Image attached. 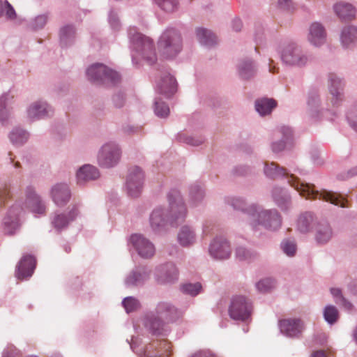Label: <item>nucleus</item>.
<instances>
[{"label": "nucleus", "mask_w": 357, "mask_h": 357, "mask_svg": "<svg viewBox=\"0 0 357 357\" xmlns=\"http://www.w3.org/2000/svg\"><path fill=\"white\" fill-rule=\"evenodd\" d=\"M264 173L271 179L286 178L288 183L306 199H319L335 206L347 207V201L340 193L325 189L317 190L313 184L301 182L297 176L290 173L288 169L280 166L276 162H265Z\"/></svg>", "instance_id": "obj_1"}, {"label": "nucleus", "mask_w": 357, "mask_h": 357, "mask_svg": "<svg viewBox=\"0 0 357 357\" xmlns=\"http://www.w3.org/2000/svg\"><path fill=\"white\" fill-rule=\"evenodd\" d=\"M168 208L158 206L151 212L149 218L150 226L155 233H160L167 227L177 226L187 216V208L183 198L178 190L172 189L167 195Z\"/></svg>", "instance_id": "obj_2"}, {"label": "nucleus", "mask_w": 357, "mask_h": 357, "mask_svg": "<svg viewBox=\"0 0 357 357\" xmlns=\"http://www.w3.org/2000/svg\"><path fill=\"white\" fill-rule=\"evenodd\" d=\"M128 34L132 52H135L137 56L142 57L148 64H153L157 60V56L153 40L139 33L135 26L130 27Z\"/></svg>", "instance_id": "obj_3"}, {"label": "nucleus", "mask_w": 357, "mask_h": 357, "mask_svg": "<svg viewBox=\"0 0 357 357\" xmlns=\"http://www.w3.org/2000/svg\"><path fill=\"white\" fill-rule=\"evenodd\" d=\"M253 217L249 220V225L254 231H258L260 227L270 231H278L282 225V217L276 208L266 209L257 204Z\"/></svg>", "instance_id": "obj_4"}, {"label": "nucleus", "mask_w": 357, "mask_h": 357, "mask_svg": "<svg viewBox=\"0 0 357 357\" xmlns=\"http://www.w3.org/2000/svg\"><path fill=\"white\" fill-rule=\"evenodd\" d=\"M280 59L285 66L298 68H305L312 61V56L294 42L289 43L282 47Z\"/></svg>", "instance_id": "obj_5"}, {"label": "nucleus", "mask_w": 357, "mask_h": 357, "mask_svg": "<svg viewBox=\"0 0 357 357\" xmlns=\"http://www.w3.org/2000/svg\"><path fill=\"white\" fill-rule=\"evenodd\" d=\"M158 46L164 57L172 59L182 50L183 40L179 31L174 28H167L161 34Z\"/></svg>", "instance_id": "obj_6"}, {"label": "nucleus", "mask_w": 357, "mask_h": 357, "mask_svg": "<svg viewBox=\"0 0 357 357\" xmlns=\"http://www.w3.org/2000/svg\"><path fill=\"white\" fill-rule=\"evenodd\" d=\"M86 73L88 79L96 84L114 86L121 82L119 73L102 63L92 64Z\"/></svg>", "instance_id": "obj_7"}, {"label": "nucleus", "mask_w": 357, "mask_h": 357, "mask_svg": "<svg viewBox=\"0 0 357 357\" xmlns=\"http://www.w3.org/2000/svg\"><path fill=\"white\" fill-rule=\"evenodd\" d=\"M121 149L114 142L105 143L97 154V162L100 167L110 169L116 166L121 158Z\"/></svg>", "instance_id": "obj_8"}, {"label": "nucleus", "mask_w": 357, "mask_h": 357, "mask_svg": "<svg viewBox=\"0 0 357 357\" xmlns=\"http://www.w3.org/2000/svg\"><path fill=\"white\" fill-rule=\"evenodd\" d=\"M252 305L251 301L243 296H234L229 306V315L236 321H245L251 317Z\"/></svg>", "instance_id": "obj_9"}, {"label": "nucleus", "mask_w": 357, "mask_h": 357, "mask_svg": "<svg viewBox=\"0 0 357 357\" xmlns=\"http://www.w3.org/2000/svg\"><path fill=\"white\" fill-rule=\"evenodd\" d=\"M151 274V270L147 266H136L126 275L124 285L128 289L142 287L150 279Z\"/></svg>", "instance_id": "obj_10"}, {"label": "nucleus", "mask_w": 357, "mask_h": 357, "mask_svg": "<svg viewBox=\"0 0 357 357\" xmlns=\"http://www.w3.org/2000/svg\"><path fill=\"white\" fill-rule=\"evenodd\" d=\"M144 181V173L141 167L134 166L129 169L126 178V190L131 197H139L142 191Z\"/></svg>", "instance_id": "obj_11"}, {"label": "nucleus", "mask_w": 357, "mask_h": 357, "mask_svg": "<svg viewBox=\"0 0 357 357\" xmlns=\"http://www.w3.org/2000/svg\"><path fill=\"white\" fill-rule=\"evenodd\" d=\"M294 133L291 127L281 126L273 133V141L271 147L273 153H280L293 142Z\"/></svg>", "instance_id": "obj_12"}, {"label": "nucleus", "mask_w": 357, "mask_h": 357, "mask_svg": "<svg viewBox=\"0 0 357 357\" xmlns=\"http://www.w3.org/2000/svg\"><path fill=\"white\" fill-rule=\"evenodd\" d=\"M312 233L315 243L319 246L328 244L335 236V231L332 225L324 218H321L319 221H317Z\"/></svg>", "instance_id": "obj_13"}, {"label": "nucleus", "mask_w": 357, "mask_h": 357, "mask_svg": "<svg viewBox=\"0 0 357 357\" xmlns=\"http://www.w3.org/2000/svg\"><path fill=\"white\" fill-rule=\"evenodd\" d=\"M178 275L176 264L172 261L158 266L155 271V279L160 284L175 283L178 280Z\"/></svg>", "instance_id": "obj_14"}, {"label": "nucleus", "mask_w": 357, "mask_h": 357, "mask_svg": "<svg viewBox=\"0 0 357 357\" xmlns=\"http://www.w3.org/2000/svg\"><path fill=\"white\" fill-rule=\"evenodd\" d=\"M344 82L341 77L334 73L329 74L328 88L331 96V103L334 108L340 107L344 100Z\"/></svg>", "instance_id": "obj_15"}, {"label": "nucleus", "mask_w": 357, "mask_h": 357, "mask_svg": "<svg viewBox=\"0 0 357 357\" xmlns=\"http://www.w3.org/2000/svg\"><path fill=\"white\" fill-rule=\"evenodd\" d=\"M130 241L137 254L143 259H151L155 253L153 243L141 234H135L130 236Z\"/></svg>", "instance_id": "obj_16"}, {"label": "nucleus", "mask_w": 357, "mask_h": 357, "mask_svg": "<svg viewBox=\"0 0 357 357\" xmlns=\"http://www.w3.org/2000/svg\"><path fill=\"white\" fill-rule=\"evenodd\" d=\"M168 323L153 312L149 313L144 318V326L150 333L155 336H167L170 332Z\"/></svg>", "instance_id": "obj_17"}, {"label": "nucleus", "mask_w": 357, "mask_h": 357, "mask_svg": "<svg viewBox=\"0 0 357 357\" xmlns=\"http://www.w3.org/2000/svg\"><path fill=\"white\" fill-rule=\"evenodd\" d=\"M26 118L30 122L45 119L53 114V109L45 101L38 100L31 103L26 108Z\"/></svg>", "instance_id": "obj_18"}, {"label": "nucleus", "mask_w": 357, "mask_h": 357, "mask_svg": "<svg viewBox=\"0 0 357 357\" xmlns=\"http://www.w3.org/2000/svg\"><path fill=\"white\" fill-rule=\"evenodd\" d=\"M210 255L215 259L223 260L229 258L231 249L228 241L222 236H217L209 245Z\"/></svg>", "instance_id": "obj_19"}, {"label": "nucleus", "mask_w": 357, "mask_h": 357, "mask_svg": "<svg viewBox=\"0 0 357 357\" xmlns=\"http://www.w3.org/2000/svg\"><path fill=\"white\" fill-rule=\"evenodd\" d=\"M324 111H329L328 109L321 107L320 95L317 89H312L308 91L307 98V112L309 116L314 119H320Z\"/></svg>", "instance_id": "obj_20"}, {"label": "nucleus", "mask_w": 357, "mask_h": 357, "mask_svg": "<svg viewBox=\"0 0 357 357\" xmlns=\"http://www.w3.org/2000/svg\"><path fill=\"white\" fill-rule=\"evenodd\" d=\"M326 30L324 26L318 22H312L308 29L307 40L310 45L319 47L326 41Z\"/></svg>", "instance_id": "obj_21"}, {"label": "nucleus", "mask_w": 357, "mask_h": 357, "mask_svg": "<svg viewBox=\"0 0 357 357\" xmlns=\"http://www.w3.org/2000/svg\"><path fill=\"white\" fill-rule=\"evenodd\" d=\"M157 316L163 319L167 323L176 321L181 316V312L178 308L169 302H159L155 309Z\"/></svg>", "instance_id": "obj_22"}, {"label": "nucleus", "mask_w": 357, "mask_h": 357, "mask_svg": "<svg viewBox=\"0 0 357 357\" xmlns=\"http://www.w3.org/2000/svg\"><path fill=\"white\" fill-rule=\"evenodd\" d=\"M176 80L168 72H161L160 79L156 82V91L166 97H170L176 91Z\"/></svg>", "instance_id": "obj_23"}, {"label": "nucleus", "mask_w": 357, "mask_h": 357, "mask_svg": "<svg viewBox=\"0 0 357 357\" xmlns=\"http://www.w3.org/2000/svg\"><path fill=\"white\" fill-rule=\"evenodd\" d=\"M282 333L289 337H298L303 329L304 324L300 319H284L279 323Z\"/></svg>", "instance_id": "obj_24"}, {"label": "nucleus", "mask_w": 357, "mask_h": 357, "mask_svg": "<svg viewBox=\"0 0 357 357\" xmlns=\"http://www.w3.org/2000/svg\"><path fill=\"white\" fill-rule=\"evenodd\" d=\"M22 208L19 204H13L3 218V230L7 234H13L19 227V215Z\"/></svg>", "instance_id": "obj_25"}, {"label": "nucleus", "mask_w": 357, "mask_h": 357, "mask_svg": "<svg viewBox=\"0 0 357 357\" xmlns=\"http://www.w3.org/2000/svg\"><path fill=\"white\" fill-rule=\"evenodd\" d=\"M51 197L57 206L63 207L70 201L71 191L68 184L65 183H56L51 189Z\"/></svg>", "instance_id": "obj_26"}, {"label": "nucleus", "mask_w": 357, "mask_h": 357, "mask_svg": "<svg viewBox=\"0 0 357 357\" xmlns=\"http://www.w3.org/2000/svg\"><path fill=\"white\" fill-rule=\"evenodd\" d=\"M99 177L100 172L98 169L89 164L80 167L76 173L77 183L80 186H84L87 183L95 181Z\"/></svg>", "instance_id": "obj_27"}, {"label": "nucleus", "mask_w": 357, "mask_h": 357, "mask_svg": "<svg viewBox=\"0 0 357 357\" xmlns=\"http://www.w3.org/2000/svg\"><path fill=\"white\" fill-rule=\"evenodd\" d=\"M227 203L234 210L239 211L245 214L248 218V222L253 217L256 211L257 204H248L246 200L241 197H232L228 199Z\"/></svg>", "instance_id": "obj_28"}, {"label": "nucleus", "mask_w": 357, "mask_h": 357, "mask_svg": "<svg viewBox=\"0 0 357 357\" xmlns=\"http://www.w3.org/2000/svg\"><path fill=\"white\" fill-rule=\"evenodd\" d=\"M36 259L29 255L22 257L16 267V276L18 279L29 278L36 268Z\"/></svg>", "instance_id": "obj_29"}, {"label": "nucleus", "mask_w": 357, "mask_h": 357, "mask_svg": "<svg viewBox=\"0 0 357 357\" xmlns=\"http://www.w3.org/2000/svg\"><path fill=\"white\" fill-rule=\"evenodd\" d=\"M319 219L317 215L310 211H305L301 213L296 221V229L301 234H307L313 231L315 223Z\"/></svg>", "instance_id": "obj_30"}, {"label": "nucleus", "mask_w": 357, "mask_h": 357, "mask_svg": "<svg viewBox=\"0 0 357 357\" xmlns=\"http://www.w3.org/2000/svg\"><path fill=\"white\" fill-rule=\"evenodd\" d=\"M25 206L33 213L43 214L45 212L44 202L31 187L26 190Z\"/></svg>", "instance_id": "obj_31"}, {"label": "nucleus", "mask_w": 357, "mask_h": 357, "mask_svg": "<svg viewBox=\"0 0 357 357\" xmlns=\"http://www.w3.org/2000/svg\"><path fill=\"white\" fill-rule=\"evenodd\" d=\"M271 194L274 202L281 210L286 211L291 208V196L286 189L275 186Z\"/></svg>", "instance_id": "obj_32"}, {"label": "nucleus", "mask_w": 357, "mask_h": 357, "mask_svg": "<svg viewBox=\"0 0 357 357\" xmlns=\"http://www.w3.org/2000/svg\"><path fill=\"white\" fill-rule=\"evenodd\" d=\"M236 68L238 76L243 79H249L253 77L257 72V66L250 58L240 59Z\"/></svg>", "instance_id": "obj_33"}, {"label": "nucleus", "mask_w": 357, "mask_h": 357, "mask_svg": "<svg viewBox=\"0 0 357 357\" xmlns=\"http://www.w3.org/2000/svg\"><path fill=\"white\" fill-rule=\"evenodd\" d=\"M177 239L182 247L188 248L193 245L197 241L195 229L189 225L182 226L178 232Z\"/></svg>", "instance_id": "obj_34"}, {"label": "nucleus", "mask_w": 357, "mask_h": 357, "mask_svg": "<svg viewBox=\"0 0 357 357\" xmlns=\"http://www.w3.org/2000/svg\"><path fill=\"white\" fill-rule=\"evenodd\" d=\"M59 44L62 48H68L72 46L75 41L76 29L73 24H66L60 28Z\"/></svg>", "instance_id": "obj_35"}, {"label": "nucleus", "mask_w": 357, "mask_h": 357, "mask_svg": "<svg viewBox=\"0 0 357 357\" xmlns=\"http://www.w3.org/2000/svg\"><path fill=\"white\" fill-rule=\"evenodd\" d=\"M340 42L344 48H351L357 44V26L347 25L342 28Z\"/></svg>", "instance_id": "obj_36"}, {"label": "nucleus", "mask_w": 357, "mask_h": 357, "mask_svg": "<svg viewBox=\"0 0 357 357\" xmlns=\"http://www.w3.org/2000/svg\"><path fill=\"white\" fill-rule=\"evenodd\" d=\"M333 10L341 20H351L356 15L355 8L351 3L344 1L335 3Z\"/></svg>", "instance_id": "obj_37"}, {"label": "nucleus", "mask_w": 357, "mask_h": 357, "mask_svg": "<svg viewBox=\"0 0 357 357\" xmlns=\"http://www.w3.org/2000/svg\"><path fill=\"white\" fill-rule=\"evenodd\" d=\"M330 293L334 302L347 312L351 313L356 311L353 303L345 298L342 294V289L337 287L330 288Z\"/></svg>", "instance_id": "obj_38"}, {"label": "nucleus", "mask_w": 357, "mask_h": 357, "mask_svg": "<svg viewBox=\"0 0 357 357\" xmlns=\"http://www.w3.org/2000/svg\"><path fill=\"white\" fill-rule=\"evenodd\" d=\"M196 36L199 43L205 47H211L217 43L215 35L211 30L206 28H197Z\"/></svg>", "instance_id": "obj_39"}, {"label": "nucleus", "mask_w": 357, "mask_h": 357, "mask_svg": "<svg viewBox=\"0 0 357 357\" xmlns=\"http://www.w3.org/2000/svg\"><path fill=\"white\" fill-rule=\"evenodd\" d=\"M13 98L9 93H4L0 96V122L3 126L9 123V119L11 116V110L8 107V103Z\"/></svg>", "instance_id": "obj_40"}, {"label": "nucleus", "mask_w": 357, "mask_h": 357, "mask_svg": "<svg viewBox=\"0 0 357 357\" xmlns=\"http://www.w3.org/2000/svg\"><path fill=\"white\" fill-rule=\"evenodd\" d=\"M205 197V190L203 184L196 181L189 186L190 202L194 206L199 204Z\"/></svg>", "instance_id": "obj_41"}, {"label": "nucleus", "mask_w": 357, "mask_h": 357, "mask_svg": "<svg viewBox=\"0 0 357 357\" xmlns=\"http://www.w3.org/2000/svg\"><path fill=\"white\" fill-rule=\"evenodd\" d=\"M277 102L273 98H261L255 100V109L261 116L270 114L276 107Z\"/></svg>", "instance_id": "obj_42"}, {"label": "nucleus", "mask_w": 357, "mask_h": 357, "mask_svg": "<svg viewBox=\"0 0 357 357\" xmlns=\"http://www.w3.org/2000/svg\"><path fill=\"white\" fill-rule=\"evenodd\" d=\"M29 137V132L20 127H15L8 135L10 142L15 146H22Z\"/></svg>", "instance_id": "obj_43"}, {"label": "nucleus", "mask_w": 357, "mask_h": 357, "mask_svg": "<svg viewBox=\"0 0 357 357\" xmlns=\"http://www.w3.org/2000/svg\"><path fill=\"white\" fill-rule=\"evenodd\" d=\"M49 18V13H45L43 14L38 15L37 16L34 17L29 21L28 26L30 29L33 31L43 29L47 24Z\"/></svg>", "instance_id": "obj_44"}, {"label": "nucleus", "mask_w": 357, "mask_h": 357, "mask_svg": "<svg viewBox=\"0 0 357 357\" xmlns=\"http://www.w3.org/2000/svg\"><path fill=\"white\" fill-rule=\"evenodd\" d=\"M323 316L325 321L328 324L333 325L338 321L340 318V313L335 305H327L323 310Z\"/></svg>", "instance_id": "obj_45"}, {"label": "nucleus", "mask_w": 357, "mask_h": 357, "mask_svg": "<svg viewBox=\"0 0 357 357\" xmlns=\"http://www.w3.org/2000/svg\"><path fill=\"white\" fill-rule=\"evenodd\" d=\"M153 110L155 114L159 118H167L169 114L168 105L158 98H155Z\"/></svg>", "instance_id": "obj_46"}, {"label": "nucleus", "mask_w": 357, "mask_h": 357, "mask_svg": "<svg viewBox=\"0 0 357 357\" xmlns=\"http://www.w3.org/2000/svg\"><path fill=\"white\" fill-rule=\"evenodd\" d=\"M70 222V220L64 213H55L52 219V225L58 231L66 229Z\"/></svg>", "instance_id": "obj_47"}, {"label": "nucleus", "mask_w": 357, "mask_h": 357, "mask_svg": "<svg viewBox=\"0 0 357 357\" xmlns=\"http://www.w3.org/2000/svg\"><path fill=\"white\" fill-rule=\"evenodd\" d=\"M235 255L240 261H250L257 257L256 252L241 246L236 248Z\"/></svg>", "instance_id": "obj_48"}, {"label": "nucleus", "mask_w": 357, "mask_h": 357, "mask_svg": "<svg viewBox=\"0 0 357 357\" xmlns=\"http://www.w3.org/2000/svg\"><path fill=\"white\" fill-rule=\"evenodd\" d=\"M202 284L199 282L185 283L181 286V290L183 293L191 296H196L202 290Z\"/></svg>", "instance_id": "obj_49"}, {"label": "nucleus", "mask_w": 357, "mask_h": 357, "mask_svg": "<svg viewBox=\"0 0 357 357\" xmlns=\"http://www.w3.org/2000/svg\"><path fill=\"white\" fill-rule=\"evenodd\" d=\"M122 305L127 313L132 312L140 307V303L133 296H128L122 301Z\"/></svg>", "instance_id": "obj_50"}, {"label": "nucleus", "mask_w": 357, "mask_h": 357, "mask_svg": "<svg viewBox=\"0 0 357 357\" xmlns=\"http://www.w3.org/2000/svg\"><path fill=\"white\" fill-rule=\"evenodd\" d=\"M177 139L180 142H183L194 146L201 145L204 141L203 137H195L185 133H179L177 136Z\"/></svg>", "instance_id": "obj_51"}, {"label": "nucleus", "mask_w": 357, "mask_h": 357, "mask_svg": "<svg viewBox=\"0 0 357 357\" xmlns=\"http://www.w3.org/2000/svg\"><path fill=\"white\" fill-rule=\"evenodd\" d=\"M275 284V280L272 278H264L259 281L256 284L257 290L261 293H266L274 288Z\"/></svg>", "instance_id": "obj_52"}, {"label": "nucleus", "mask_w": 357, "mask_h": 357, "mask_svg": "<svg viewBox=\"0 0 357 357\" xmlns=\"http://www.w3.org/2000/svg\"><path fill=\"white\" fill-rule=\"evenodd\" d=\"M157 5L167 13L174 12L178 7V0H155Z\"/></svg>", "instance_id": "obj_53"}, {"label": "nucleus", "mask_w": 357, "mask_h": 357, "mask_svg": "<svg viewBox=\"0 0 357 357\" xmlns=\"http://www.w3.org/2000/svg\"><path fill=\"white\" fill-rule=\"evenodd\" d=\"M347 118L350 126L357 132V102L349 109Z\"/></svg>", "instance_id": "obj_54"}, {"label": "nucleus", "mask_w": 357, "mask_h": 357, "mask_svg": "<svg viewBox=\"0 0 357 357\" xmlns=\"http://www.w3.org/2000/svg\"><path fill=\"white\" fill-rule=\"evenodd\" d=\"M281 248L289 257H293L296 252V244L294 241L284 240L281 243Z\"/></svg>", "instance_id": "obj_55"}, {"label": "nucleus", "mask_w": 357, "mask_h": 357, "mask_svg": "<svg viewBox=\"0 0 357 357\" xmlns=\"http://www.w3.org/2000/svg\"><path fill=\"white\" fill-rule=\"evenodd\" d=\"M108 22L111 29L114 31H118L121 27V24L116 13L113 9L110 10L108 15Z\"/></svg>", "instance_id": "obj_56"}, {"label": "nucleus", "mask_w": 357, "mask_h": 357, "mask_svg": "<svg viewBox=\"0 0 357 357\" xmlns=\"http://www.w3.org/2000/svg\"><path fill=\"white\" fill-rule=\"evenodd\" d=\"M158 345V342L146 345L142 353V357H160L156 351Z\"/></svg>", "instance_id": "obj_57"}, {"label": "nucleus", "mask_w": 357, "mask_h": 357, "mask_svg": "<svg viewBox=\"0 0 357 357\" xmlns=\"http://www.w3.org/2000/svg\"><path fill=\"white\" fill-rule=\"evenodd\" d=\"M252 172V168L247 165H239L234 167L232 174L235 176H247Z\"/></svg>", "instance_id": "obj_58"}, {"label": "nucleus", "mask_w": 357, "mask_h": 357, "mask_svg": "<svg viewBox=\"0 0 357 357\" xmlns=\"http://www.w3.org/2000/svg\"><path fill=\"white\" fill-rule=\"evenodd\" d=\"M112 102L116 108H122L126 103V96L122 91L115 93L112 96Z\"/></svg>", "instance_id": "obj_59"}, {"label": "nucleus", "mask_w": 357, "mask_h": 357, "mask_svg": "<svg viewBox=\"0 0 357 357\" xmlns=\"http://www.w3.org/2000/svg\"><path fill=\"white\" fill-rule=\"evenodd\" d=\"M10 197V186L7 183H0V206Z\"/></svg>", "instance_id": "obj_60"}, {"label": "nucleus", "mask_w": 357, "mask_h": 357, "mask_svg": "<svg viewBox=\"0 0 357 357\" xmlns=\"http://www.w3.org/2000/svg\"><path fill=\"white\" fill-rule=\"evenodd\" d=\"M20 351L13 345L8 346L2 352L1 357H20Z\"/></svg>", "instance_id": "obj_61"}, {"label": "nucleus", "mask_w": 357, "mask_h": 357, "mask_svg": "<svg viewBox=\"0 0 357 357\" xmlns=\"http://www.w3.org/2000/svg\"><path fill=\"white\" fill-rule=\"evenodd\" d=\"M79 204H73L69 206V211L68 215H66L67 218L70 220V222L73 221L79 214Z\"/></svg>", "instance_id": "obj_62"}, {"label": "nucleus", "mask_w": 357, "mask_h": 357, "mask_svg": "<svg viewBox=\"0 0 357 357\" xmlns=\"http://www.w3.org/2000/svg\"><path fill=\"white\" fill-rule=\"evenodd\" d=\"M4 10H6V17L8 20H13L16 18V13L12 5L8 1H4Z\"/></svg>", "instance_id": "obj_63"}, {"label": "nucleus", "mask_w": 357, "mask_h": 357, "mask_svg": "<svg viewBox=\"0 0 357 357\" xmlns=\"http://www.w3.org/2000/svg\"><path fill=\"white\" fill-rule=\"evenodd\" d=\"M356 176H357V165L347 171L345 174H338L337 178L340 180H346Z\"/></svg>", "instance_id": "obj_64"}]
</instances>
